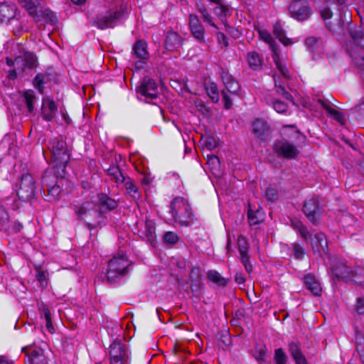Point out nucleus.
<instances>
[{
    "label": "nucleus",
    "instance_id": "69168bd1",
    "mask_svg": "<svg viewBox=\"0 0 364 364\" xmlns=\"http://www.w3.org/2000/svg\"><path fill=\"white\" fill-rule=\"evenodd\" d=\"M265 354V348H261L258 351L256 352L255 357L259 362H260V364H262L261 362L264 361Z\"/></svg>",
    "mask_w": 364,
    "mask_h": 364
},
{
    "label": "nucleus",
    "instance_id": "680f3d73",
    "mask_svg": "<svg viewBox=\"0 0 364 364\" xmlns=\"http://www.w3.org/2000/svg\"><path fill=\"white\" fill-rule=\"evenodd\" d=\"M23 225L19 222H10V230H4L9 232H18L22 229Z\"/></svg>",
    "mask_w": 364,
    "mask_h": 364
},
{
    "label": "nucleus",
    "instance_id": "774afa93",
    "mask_svg": "<svg viewBox=\"0 0 364 364\" xmlns=\"http://www.w3.org/2000/svg\"><path fill=\"white\" fill-rule=\"evenodd\" d=\"M356 311L360 314L364 313V299H357Z\"/></svg>",
    "mask_w": 364,
    "mask_h": 364
},
{
    "label": "nucleus",
    "instance_id": "a878e982",
    "mask_svg": "<svg viewBox=\"0 0 364 364\" xmlns=\"http://www.w3.org/2000/svg\"><path fill=\"white\" fill-rule=\"evenodd\" d=\"M318 103L328 113L329 115L333 117L337 122H340L341 124L345 123L346 120L343 114L333 108L330 102L326 100L318 99Z\"/></svg>",
    "mask_w": 364,
    "mask_h": 364
},
{
    "label": "nucleus",
    "instance_id": "c9c22d12",
    "mask_svg": "<svg viewBox=\"0 0 364 364\" xmlns=\"http://www.w3.org/2000/svg\"><path fill=\"white\" fill-rule=\"evenodd\" d=\"M107 171L108 175L110 176L117 184L122 183L127 177L123 175L118 166H111Z\"/></svg>",
    "mask_w": 364,
    "mask_h": 364
},
{
    "label": "nucleus",
    "instance_id": "49530a36",
    "mask_svg": "<svg viewBox=\"0 0 364 364\" xmlns=\"http://www.w3.org/2000/svg\"><path fill=\"white\" fill-rule=\"evenodd\" d=\"M206 90L212 101L213 102H218L220 97L217 85L215 83H211L206 87Z\"/></svg>",
    "mask_w": 364,
    "mask_h": 364
},
{
    "label": "nucleus",
    "instance_id": "72a5a7b5",
    "mask_svg": "<svg viewBox=\"0 0 364 364\" xmlns=\"http://www.w3.org/2000/svg\"><path fill=\"white\" fill-rule=\"evenodd\" d=\"M100 205L107 210H112L118 206V203L114 199L111 198L105 193H100L97 196Z\"/></svg>",
    "mask_w": 364,
    "mask_h": 364
},
{
    "label": "nucleus",
    "instance_id": "a19ab883",
    "mask_svg": "<svg viewBox=\"0 0 364 364\" xmlns=\"http://www.w3.org/2000/svg\"><path fill=\"white\" fill-rule=\"evenodd\" d=\"M208 278L219 286L224 287L227 284V279L223 277L217 271L210 270L208 272Z\"/></svg>",
    "mask_w": 364,
    "mask_h": 364
},
{
    "label": "nucleus",
    "instance_id": "b1692460",
    "mask_svg": "<svg viewBox=\"0 0 364 364\" xmlns=\"http://www.w3.org/2000/svg\"><path fill=\"white\" fill-rule=\"evenodd\" d=\"M249 68L252 70H259L263 64V57L256 51L248 52L245 57Z\"/></svg>",
    "mask_w": 364,
    "mask_h": 364
},
{
    "label": "nucleus",
    "instance_id": "473e14b6",
    "mask_svg": "<svg viewBox=\"0 0 364 364\" xmlns=\"http://www.w3.org/2000/svg\"><path fill=\"white\" fill-rule=\"evenodd\" d=\"M23 101L26 106L28 112L33 113L35 107L34 104L37 100V97L34 92L31 90L25 91L23 94Z\"/></svg>",
    "mask_w": 364,
    "mask_h": 364
},
{
    "label": "nucleus",
    "instance_id": "0eeeda50",
    "mask_svg": "<svg viewBox=\"0 0 364 364\" xmlns=\"http://www.w3.org/2000/svg\"><path fill=\"white\" fill-rule=\"evenodd\" d=\"M221 78L225 87L221 91L222 99L225 108L229 109L232 106V100L228 92L232 95H237L240 85L231 75L224 70L221 73Z\"/></svg>",
    "mask_w": 364,
    "mask_h": 364
},
{
    "label": "nucleus",
    "instance_id": "aec40b11",
    "mask_svg": "<svg viewBox=\"0 0 364 364\" xmlns=\"http://www.w3.org/2000/svg\"><path fill=\"white\" fill-rule=\"evenodd\" d=\"M41 116L47 122H51L56 115L58 107L53 99L48 96L42 98Z\"/></svg>",
    "mask_w": 364,
    "mask_h": 364
},
{
    "label": "nucleus",
    "instance_id": "052dcab7",
    "mask_svg": "<svg viewBox=\"0 0 364 364\" xmlns=\"http://www.w3.org/2000/svg\"><path fill=\"white\" fill-rule=\"evenodd\" d=\"M320 14L323 20L330 19L332 17L333 13L331 10L326 6L320 9Z\"/></svg>",
    "mask_w": 364,
    "mask_h": 364
},
{
    "label": "nucleus",
    "instance_id": "9d476101",
    "mask_svg": "<svg viewBox=\"0 0 364 364\" xmlns=\"http://www.w3.org/2000/svg\"><path fill=\"white\" fill-rule=\"evenodd\" d=\"M73 210L78 220L87 222V220H97L101 217L96 205L91 201H85L80 204L73 205Z\"/></svg>",
    "mask_w": 364,
    "mask_h": 364
},
{
    "label": "nucleus",
    "instance_id": "2f4dec72",
    "mask_svg": "<svg viewBox=\"0 0 364 364\" xmlns=\"http://www.w3.org/2000/svg\"><path fill=\"white\" fill-rule=\"evenodd\" d=\"M50 80V75L47 73H38L33 79V85L41 95L44 93V85Z\"/></svg>",
    "mask_w": 364,
    "mask_h": 364
},
{
    "label": "nucleus",
    "instance_id": "1a4fd4ad",
    "mask_svg": "<svg viewBox=\"0 0 364 364\" xmlns=\"http://www.w3.org/2000/svg\"><path fill=\"white\" fill-rule=\"evenodd\" d=\"M6 63L10 67L16 68L18 74H21L37 67V57L32 53H25L16 57L14 60L6 58Z\"/></svg>",
    "mask_w": 364,
    "mask_h": 364
},
{
    "label": "nucleus",
    "instance_id": "20e7f679",
    "mask_svg": "<svg viewBox=\"0 0 364 364\" xmlns=\"http://www.w3.org/2000/svg\"><path fill=\"white\" fill-rule=\"evenodd\" d=\"M129 264L124 254L113 257L108 262L107 272L102 279L109 284L119 282L127 274Z\"/></svg>",
    "mask_w": 364,
    "mask_h": 364
},
{
    "label": "nucleus",
    "instance_id": "412c9836",
    "mask_svg": "<svg viewBox=\"0 0 364 364\" xmlns=\"http://www.w3.org/2000/svg\"><path fill=\"white\" fill-rule=\"evenodd\" d=\"M145 237L146 241L156 253L158 250V241L156 240V225L152 220H146L145 225Z\"/></svg>",
    "mask_w": 364,
    "mask_h": 364
},
{
    "label": "nucleus",
    "instance_id": "c85d7f7f",
    "mask_svg": "<svg viewBox=\"0 0 364 364\" xmlns=\"http://www.w3.org/2000/svg\"><path fill=\"white\" fill-rule=\"evenodd\" d=\"M122 183L124 185L126 194L129 196L132 200H137L140 198L141 194L136 184L133 180L129 177H127Z\"/></svg>",
    "mask_w": 364,
    "mask_h": 364
},
{
    "label": "nucleus",
    "instance_id": "13d9d810",
    "mask_svg": "<svg viewBox=\"0 0 364 364\" xmlns=\"http://www.w3.org/2000/svg\"><path fill=\"white\" fill-rule=\"evenodd\" d=\"M36 278L42 284L43 283H45L46 285L47 284L48 273L46 272L38 269L37 270Z\"/></svg>",
    "mask_w": 364,
    "mask_h": 364
},
{
    "label": "nucleus",
    "instance_id": "6ab92c4d",
    "mask_svg": "<svg viewBox=\"0 0 364 364\" xmlns=\"http://www.w3.org/2000/svg\"><path fill=\"white\" fill-rule=\"evenodd\" d=\"M22 350L26 353L30 364H48L43 350L36 346H26Z\"/></svg>",
    "mask_w": 364,
    "mask_h": 364
},
{
    "label": "nucleus",
    "instance_id": "9b49d317",
    "mask_svg": "<svg viewBox=\"0 0 364 364\" xmlns=\"http://www.w3.org/2000/svg\"><path fill=\"white\" fill-rule=\"evenodd\" d=\"M41 190L44 199L49 202L57 200L62 191L58 182H55V177L48 175L47 172L42 177Z\"/></svg>",
    "mask_w": 364,
    "mask_h": 364
},
{
    "label": "nucleus",
    "instance_id": "09e8293b",
    "mask_svg": "<svg viewBox=\"0 0 364 364\" xmlns=\"http://www.w3.org/2000/svg\"><path fill=\"white\" fill-rule=\"evenodd\" d=\"M40 17L42 16L46 18L47 22H49L52 25H54L57 23V17L50 10L46 9L45 11H40Z\"/></svg>",
    "mask_w": 364,
    "mask_h": 364
},
{
    "label": "nucleus",
    "instance_id": "cd10ccee",
    "mask_svg": "<svg viewBox=\"0 0 364 364\" xmlns=\"http://www.w3.org/2000/svg\"><path fill=\"white\" fill-rule=\"evenodd\" d=\"M312 249L315 252L320 253L321 251H326L327 247V240L326 235L323 232H318L311 238Z\"/></svg>",
    "mask_w": 364,
    "mask_h": 364
},
{
    "label": "nucleus",
    "instance_id": "ea45409f",
    "mask_svg": "<svg viewBox=\"0 0 364 364\" xmlns=\"http://www.w3.org/2000/svg\"><path fill=\"white\" fill-rule=\"evenodd\" d=\"M218 6H216L214 9V12L215 15L222 21H225V18L230 15V10L229 7L222 3V1L220 4H217Z\"/></svg>",
    "mask_w": 364,
    "mask_h": 364
},
{
    "label": "nucleus",
    "instance_id": "c756f323",
    "mask_svg": "<svg viewBox=\"0 0 364 364\" xmlns=\"http://www.w3.org/2000/svg\"><path fill=\"white\" fill-rule=\"evenodd\" d=\"M289 351L296 364H307L306 358L301 353L298 342L291 341L289 345Z\"/></svg>",
    "mask_w": 364,
    "mask_h": 364
},
{
    "label": "nucleus",
    "instance_id": "7ed1b4c3",
    "mask_svg": "<svg viewBox=\"0 0 364 364\" xmlns=\"http://www.w3.org/2000/svg\"><path fill=\"white\" fill-rule=\"evenodd\" d=\"M126 16V10L122 7L119 9H105L96 14L92 24L100 30L112 28L117 26Z\"/></svg>",
    "mask_w": 364,
    "mask_h": 364
},
{
    "label": "nucleus",
    "instance_id": "f257e3e1",
    "mask_svg": "<svg viewBox=\"0 0 364 364\" xmlns=\"http://www.w3.org/2000/svg\"><path fill=\"white\" fill-rule=\"evenodd\" d=\"M350 38L346 43L351 63L357 68L364 70V28L350 31Z\"/></svg>",
    "mask_w": 364,
    "mask_h": 364
},
{
    "label": "nucleus",
    "instance_id": "a211bd4d",
    "mask_svg": "<svg viewBox=\"0 0 364 364\" xmlns=\"http://www.w3.org/2000/svg\"><path fill=\"white\" fill-rule=\"evenodd\" d=\"M189 28L193 36L200 43H205V28L196 14H190L188 17Z\"/></svg>",
    "mask_w": 364,
    "mask_h": 364
},
{
    "label": "nucleus",
    "instance_id": "6e6d98bb",
    "mask_svg": "<svg viewBox=\"0 0 364 364\" xmlns=\"http://www.w3.org/2000/svg\"><path fill=\"white\" fill-rule=\"evenodd\" d=\"M200 13L205 23H208L213 28H218L217 26L214 23L213 21V17L211 16L207 9H203L202 11H200Z\"/></svg>",
    "mask_w": 364,
    "mask_h": 364
},
{
    "label": "nucleus",
    "instance_id": "603ef678",
    "mask_svg": "<svg viewBox=\"0 0 364 364\" xmlns=\"http://www.w3.org/2000/svg\"><path fill=\"white\" fill-rule=\"evenodd\" d=\"M274 360L276 364H286L287 356L282 348L275 350Z\"/></svg>",
    "mask_w": 364,
    "mask_h": 364
},
{
    "label": "nucleus",
    "instance_id": "ddd939ff",
    "mask_svg": "<svg viewBox=\"0 0 364 364\" xmlns=\"http://www.w3.org/2000/svg\"><path fill=\"white\" fill-rule=\"evenodd\" d=\"M158 86L155 80L149 77H144L141 85L136 88V92L141 96L145 97V101L148 103L157 105L152 102L158 98Z\"/></svg>",
    "mask_w": 364,
    "mask_h": 364
},
{
    "label": "nucleus",
    "instance_id": "4d7b16f0",
    "mask_svg": "<svg viewBox=\"0 0 364 364\" xmlns=\"http://www.w3.org/2000/svg\"><path fill=\"white\" fill-rule=\"evenodd\" d=\"M292 247L294 257L298 259H302L304 256V250L303 247L297 243H294Z\"/></svg>",
    "mask_w": 364,
    "mask_h": 364
},
{
    "label": "nucleus",
    "instance_id": "4468645a",
    "mask_svg": "<svg viewBox=\"0 0 364 364\" xmlns=\"http://www.w3.org/2000/svg\"><path fill=\"white\" fill-rule=\"evenodd\" d=\"M303 211L311 223L316 225L320 220L322 211V208L318 205V198H308L304 204Z\"/></svg>",
    "mask_w": 364,
    "mask_h": 364
},
{
    "label": "nucleus",
    "instance_id": "f8f14e48",
    "mask_svg": "<svg viewBox=\"0 0 364 364\" xmlns=\"http://www.w3.org/2000/svg\"><path fill=\"white\" fill-rule=\"evenodd\" d=\"M36 183L33 176L28 173H23L21 176L17 195L23 201H31L36 196Z\"/></svg>",
    "mask_w": 364,
    "mask_h": 364
},
{
    "label": "nucleus",
    "instance_id": "4c0bfd02",
    "mask_svg": "<svg viewBox=\"0 0 364 364\" xmlns=\"http://www.w3.org/2000/svg\"><path fill=\"white\" fill-rule=\"evenodd\" d=\"M180 240L179 235L175 232L168 231L163 235L164 243L169 247L176 245Z\"/></svg>",
    "mask_w": 364,
    "mask_h": 364
},
{
    "label": "nucleus",
    "instance_id": "5701e85b",
    "mask_svg": "<svg viewBox=\"0 0 364 364\" xmlns=\"http://www.w3.org/2000/svg\"><path fill=\"white\" fill-rule=\"evenodd\" d=\"M181 45L182 39L176 32L170 31L166 33L164 46L167 50H176Z\"/></svg>",
    "mask_w": 364,
    "mask_h": 364
},
{
    "label": "nucleus",
    "instance_id": "f3484780",
    "mask_svg": "<svg viewBox=\"0 0 364 364\" xmlns=\"http://www.w3.org/2000/svg\"><path fill=\"white\" fill-rule=\"evenodd\" d=\"M331 271L338 280L350 281L353 277V268L348 266L344 260L334 262L332 264Z\"/></svg>",
    "mask_w": 364,
    "mask_h": 364
},
{
    "label": "nucleus",
    "instance_id": "4be33fe9",
    "mask_svg": "<svg viewBox=\"0 0 364 364\" xmlns=\"http://www.w3.org/2000/svg\"><path fill=\"white\" fill-rule=\"evenodd\" d=\"M252 132L261 140H265L269 132L267 122L262 119H256L252 124Z\"/></svg>",
    "mask_w": 364,
    "mask_h": 364
},
{
    "label": "nucleus",
    "instance_id": "2eb2a0df",
    "mask_svg": "<svg viewBox=\"0 0 364 364\" xmlns=\"http://www.w3.org/2000/svg\"><path fill=\"white\" fill-rule=\"evenodd\" d=\"M110 364H127L128 353L125 345L113 342L109 347Z\"/></svg>",
    "mask_w": 364,
    "mask_h": 364
},
{
    "label": "nucleus",
    "instance_id": "e433bc0d",
    "mask_svg": "<svg viewBox=\"0 0 364 364\" xmlns=\"http://www.w3.org/2000/svg\"><path fill=\"white\" fill-rule=\"evenodd\" d=\"M133 51L135 55L141 59H146L148 55L146 50V44L143 41H138L133 47Z\"/></svg>",
    "mask_w": 364,
    "mask_h": 364
},
{
    "label": "nucleus",
    "instance_id": "7c9ffc66",
    "mask_svg": "<svg viewBox=\"0 0 364 364\" xmlns=\"http://www.w3.org/2000/svg\"><path fill=\"white\" fill-rule=\"evenodd\" d=\"M16 11L14 6L6 4H0V22L7 23L15 17Z\"/></svg>",
    "mask_w": 364,
    "mask_h": 364
},
{
    "label": "nucleus",
    "instance_id": "393cba45",
    "mask_svg": "<svg viewBox=\"0 0 364 364\" xmlns=\"http://www.w3.org/2000/svg\"><path fill=\"white\" fill-rule=\"evenodd\" d=\"M304 282L306 288L314 295H320L321 292V287L320 282L316 279L314 275L311 274L305 275L304 277Z\"/></svg>",
    "mask_w": 364,
    "mask_h": 364
},
{
    "label": "nucleus",
    "instance_id": "8fccbe9b",
    "mask_svg": "<svg viewBox=\"0 0 364 364\" xmlns=\"http://www.w3.org/2000/svg\"><path fill=\"white\" fill-rule=\"evenodd\" d=\"M38 309L41 317H44L46 320L51 318V314H50L49 308L46 304H44L42 301L38 302Z\"/></svg>",
    "mask_w": 364,
    "mask_h": 364
},
{
    "label": "nucleus",
    "instance_id": "39448f33",
    "mask_svg": "<svg viewBox=\"0 0 364 364\" xmlns=\"http://www.w3.org/2000/svg\"><path fill=\"white\" fill-rule=\"evenodd\" d=\"M170 213L174 222L188 225L192 215L188 202L183 198L177 197L171 203Z\"/></svg>",
    "mask_w": 364,
    "mask_h": 364
},
{
    "label": "nucleus",
    "instance_id": "79ce46f5",
    "mask_svg": "<svg viewBox=\"0 0 364 364\" xmlns=\"http://www.w3.org/2000/svg\"><path fill=\"white\" fill-rule=\"evenodd\" d=\"M355 345L360 360L364 363V337L358 331L355 333Z\"/></svg>",
    "mask_w": 364,
    "mask_h": 364
},
{
    "label": "nucleus",
    "instance_id": "f03ea898",
    "mask_svg": "<svg viewBox=\"0 0 364 364\" xmlns=\"http://www.w3.org/2000/svg\"><path fill=\"white\" fill-rule=\"evenodd\" d=\"M48 147L51 153L53 163L55 164V173L58 176L63 178L70 160V153L66 142L63 139L53 138L48 141Z\"/></svg>",
    "mask_w": 364,
    "mask_h": 364
},
{
    "label": "nucleus",
    "instance_id": "864d4df0",
    "mask_svg": "<svg viewBox=\"0 0 364 364\" xmlns=\"http://www.w3.org/2000/svg\"><path fill=\"white\" fill-rule=\"evenodd\" d=\"M273 107L278 113L284 114L287 112L288 106L282 101L275 100L273 102Z\"/></svg>",
    "mask_w": 364,
    "mask_h": 364
},
{
    "label": "nucleus",
    "instance_id": "338daca9",
    "mask_svg": "<svg viewBox=\"0 0 364 364\" xmlns=\"http://www.w3.org/2000/svg\"><path fill=\"white\" fill-rule=\"evenodd\" d=\"M301 235V237L305 240L307 241L310 237L309 231L307 228L304 225L303 227L298 231Z\"/></svg>",
    "mask_w": 364,
    "mask_h": 364
},
{
    "label": "nucleus",
    "instance_id": "6e6552de",
    "mask_svg": "<svg viewBox=\"0 0 364 364\" xmlns=\"http://www.w3.org/2000/svg\"><path fill=\"white\" fill-rule=\"evenodd\" d=\"M288 10L291 17L298 21H307L312 14L308 0H291Z\"/></svg>",
    "mask_w": 364,
    "mask_h": 364
},
{
    "label": "nucleus",
    "instance_id": "3c124183",
    "mask_svg": "<svg viewBox=\"0 0 364 364\" xmlns=\"http://www.w3.org/2000/svg\"><path fill=\"white\" fill-rule=\"evenodd\" d=\"M265 197L269 201H275L279 197L278 191L275 188L269 186L266 191Z\"/></svg>",
    "mask_w": 364,
    "mask_h": 364
},
{
    "label": "nucleus",
    "instance_id": "5fc2aeb1",
    "mask_svg": "<svg viewBox=\"0 0 364 364\" xmlns=\"http://www.w3.org/2000/svg\"><path fill=\"white\" fill-rule=\"evenodd\" d=\"M200 13L205 23H208L213 28H218L217 26L214 23L213 21V17L211 16L207 9H203L202 11H200Z\"/></svg>",
    "mask_w": 364,
    "mask_h": 364
},
{
    "label": "nucleus",
    "instance_id": "e2e57ef3",
    "mask_svg": "<svg viewBox=\"0 0 364 364\" xmlns=\"http://www.w3.org/2000/svg\"><path fill=\"white\" fill-rule=\"evenodd\" d=\"M200 277V269L199 267H193L190 272V278L193 280H198Z\"/></svg>",
    "mask_w": 364,
    "mask_h": 364
},
{
    "label": "nucleus",
    "instance_id": "bb28decb",
    "mask_svg": "<svg viewBox=\"0 0 364 364\" xmlns=\"http://www.w3.org/2000/svg\"><path fill=\"white\" fill-rule=\"evenodd\" d=\"M19 3L24 7L35 21H40V15L37 11L39 6L38 0H18Z\"/></svg>",
    "mask_w": 364,
    "mask_h": 364
},
{
    "label": "nucleus",
    "instance_id": "0e129e2a",
    "mask_svg": "<svg viewBox=\"0 0 364 364\" xmlns=\"http://www.w3.org/2000/svg\"><path fill=\"white\" fill-rule=\"evenodd\" d=\"M217 39L220 45H223L225 47L228 46V38L223 33L218 32L217 33Z\"/></svg>",
    "mask_w": 364,
    "mask_h": 364
},
{
    "label": "nucleus",
    "instance_id": "58836bf2",
    "mask_svg": "<svg viewBox=\"0 0 364 364\" xmlns=\"http://www.w3.org/2000/svg\"><path fill=\"white\" fill-rule=\"evenodd\" d=\"M237 248L240 252V257L249 256V243L247 239L242 235H240L237 238Z\"/></svg>",
    "mask_w": 364,
    "mask_h": 364
},
{
    "label": "nucleus",
    "instance_id": "37998d69",
    "mask_svg": "<svg viewBox=\"0 0 364 364\" xmlns=\"http://www.w3.org/2000/svg\"><path fill=\"white\" fill-rule=\"evenodd\" d=\"M350 281L361 286L364 285V268L357 267L356 269H353V277Z\"/></svg>",
    "mask_w": 364,
    "mask_h": 364
},
{
    "label": "nucleus",
    "instance_id": "dca6fc26",
    "mask_svg": "<svg viewBox=\"0 0 364 364\" xmlns=\"http://www.w3.org/2000/svg\"><path fill=\"white\" fill-rule=\"evenodd\" d=\"M273 149L279 156L286 159H294L299 153L297 147L285 139L277 141Z\"/></svg>",
    "mask_w": 364,
    "mask_h": 364
},
{
    "label": "nucleus",
    "instance_id": "f704fd0d",
    "mask_svg": "<svg viewBox=\"0 0 364 364\" xmlns=\"http://www.w3.org/2000/svg\"><path fill=\"white\" fill-rule=\"evenodd\" d=\"M247 218L250 225L251 226L255 225L264 220V213L260 209H257L255 211L250 208L247 213Z\"/></svg>",
    "mask_w": 364,
    "mask_h": 364
},
{
    "label": "nucleus",
    "instance_id": "423d86ee",
    "mask_svg": "<svg viewBox=\"0 0 364 364\" xmlns=\"http://www.w3.org/2000/svg\"><path fill=\"white\" fill-rule=\"evenodd\" d=\"M272 58L277 70L279 73V75L278 74H275L274 76L275 87L277 89L276 91L279 95H282L286 100L292 102L293 99L291 94H289L284 87L285 81L289 77L288 69L279 59V57L275 50H274Z\"/></svg>",
    "mask_w": 364,
    "mask_h": 364
},
{
    "label": "nucleus",
    "instance_id": "a18cd8bd",
    "mask_svg": "<svg viewBox=\"0 0 364 364\" xmlns=\"http://www.w3.org/2000/svg\"><path fill=\"white\" fill-rule=\"evenodd\" d=\"M273 32L279 41L287 45V39L285 36V32L279 23H276L274 24Z\"/></svg>",
    "mask_w": 364,
    "mask_h": 364
},
{
    "label": "nucleus",
    "instance_id": "bf43d9fd",
    "mask_svg": "<svg viewBox=\"0 0 364 364\" xmlns=\"http://www.w3.org/2000/svg\"><path fill=\"white\" fill-rule=\"evenodd\" d=\"M240 259L245 267V269L247 273H250L252 271V265L250 262V256L240 257Z\"/></svg>",
    "mask_w": 364,
    "mask_h": 364
},
{
    "label": "nucleus",
    "instance_id": "de8ad7c7",
    "mask_svg": "<svg viewBox=\"0 0 364 364\" xmlns=\"http://www.w3.org/2000/svg\"><path fill=\"white\" fill-rule=\"evenodd\" d=\"M306 46L311 50L316 49L320 45L322 44V41L319 38L314 36L309 37L305 41Z\"/></svg>",
    "mask_w": 364,
    "mask_h": 364
},
{
    "label": "nucleus",
    "instance_id": "c03bdc74",
    "mask_svg": "<svg viewBox=\"0 0 364 364\" xmlns=\"http://www.w3.org/2000/svg\"><path fill=\"white\" fill-rule=\"evenodd\" d=\"M0 225L4 230H10L9 215L3 207H0Z\"/></svg>",
    "mask_w": 364,
    "mask_h": 364
}]
</instances>
